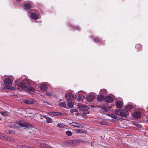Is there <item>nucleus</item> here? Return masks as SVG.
I'll return each instance as SVG.
<instances>
[{"instance_id": "1", "label": "nucleus", "mask_w": 148, "mask_h": 148, "mask_svg": "<svg viewBox=\"0 0 148 148\" xmlns=\"http://www.w3.org/2000/svg\"><path fill=\"white\" fill-rule=\"evenodd\" d=\"M13 80L10 78H7L5 79L4 81L5 84L7 87H9L8 88L12 89H14V87H11V86L12 84Z\"/></svg>"}, {"instance_id": "2", "label": "nucleus", "mask_w": 148, "mask_h": 148, "mask_svg": "<svg viewBox=\"0 0 148 148\" xmlns=\"http://www.w3.org/2000/svg\"><path fill=\"white\" fill-rule=\"evenodd\" d=\"M65 97L67 102L73 101L74 99L73 95L70 93H66L65 95Z\"/></svg>"}, {"instance_id": "3", "label": "nucleus", "mask_w": 148, "mask_h": 148, "mask_svg": "<svg viewBox=\"0 0 148 148\" xmlns=\"http://www.w3.org/2000/svg\"><path fill=\"white\" fill-rule=\"evenodd\" d=\"M17 89L18 90H22L27 88V85L26 83L23 82H19L16 86Z\"/></svg>"}, {"instance_id": "4", "label": "nucleus", "mask_w": 148, "mask_h": 148, "mask_svg": "<svg viewBox=\"0 0 148 148\" xmlns=\"http://www.w3.org/2000/svg\"><path fill=\"white\" fill-rule=\"evenodd\" d=\"M17 124L21 127H24L25 129L30 128L32 127L31 125L27 123H23L20 122H17Z\"/></svg>"}, {"instance_id": "5", "label": "nucleus", "mask_w": 148, "mask_h": 148, "mask_svg": "<svg viewBox=\"0 0 148 148\" xmlns=\"http://www.w3.org/2000/svg\"><path fill=\"white\" fill-rule=\"evenodd\" d=\"M119 113L121 116L127 117L128 116V112L125 110H121L120 111Z\"/></svg>"}, {"instance_id": "6", "label": "nucleus", "mask_w": 148, "mask_h": 148, "mask_svg": "<svg viewBox=\"0 0 148 148\" xmlns=\"http://www.w3.org/2000/svg\"><path fill=\"white\" fill-rule=\"evenodd\" d=\"M69 124L76 127L81 128L83 127L82 125L79 123L76 122H72V123H69Z\"/></svg>"}, {"instance_id": "7", "label": "nucleus", "mask_w": 148, "mask_h": 148, "mask_svg": "<svg viewBox=\"0 0 148 148\" xmlns=\"http://www.w3.org/2000/svg\"><path fill=\"white\" fill-rule=\"evenodd\" d=\"M141 115L140 112H134L133 114V117L136 119H138L140 118Z\"/></svg>"}, {"instance_id": "8", "label": "nucleus", "mask_w": 148, "mask_h": 148, "mask_svg": "<svg viewBox=\"0 0 148 148\" xmlns=\"http://www.w3.org/2000/svg\"><path fill=\"white\" fill-rule=\"evenodd\" d=\"M78 108L80 110L83 111L87 109H88V107L86 106H83L82 105H78Z\"/></svg>"}, {"instance_id": "9", "label": "nucleus", "mask_w": 148, "mask_h": 148, "mask_svg": "<svg viewBox=\"0 0 148 148\" xmlns=\"http://www.w3.org/2000/svg\"><path fill=\"white\" fill-rule=\"evenodd\" d=\"M24 103L26 104H32L34 103V101L30 98L26 99L24 101Z\"/></svg>"}, {"instance_id": "10", "label": "nucleus", "mask_w": 148, "mask_h": 148, "mask_svg": "<svg viewBox=\"0 0 148 148\" xmlns=\"http://www.w3.org/2000/svg\"><path fill=\"white\" fill-rule=\"evenodd\" d=\"M86 99L88 102H90L94 100V97L92 95H88L86 97Z\"/></svg>"}, {"instance_id": "11", "label": "nucleus", "mask_w": 148, "mask_h": 148, "mask_svg": "<svg viewBox=\"0 0 148 148\" xmlns=\"http://www.w3.org/2000/svg\"><path fill=\"white\" fill-rule=\"evenodd\" d=\"M40 88L42 91H46L47 89V86L45 84H42L40 85Z\"/></svg>"}, {"instance_id": "12", "label": "nucleus", "mask_w": 148, "mask_h": 148, "mask_svg": "<svg viewBox=\"0 0 148 148\" xmlns=\"http://www.w3.org/2000/svg\"><path fill=\"white\" fill-rule=\"evenodd\" d=\"M40 116H43L44 118H45L47 120V123H51L53 122L52 119L49 117H47L45 115H40Z\"/></svg>"}, {"instance_id": "13", "label": "nucleus", "mask_w": 148, "mask_h": 148, "mask_svg": "<svg viewBox=\"0 0 148 148\" xmlns=\"http://www.w3.org/2000/svg\"><path fill=\"white\" fill-rule=\"evenodd\" d=\"M105 101L108 103H111L113 101V98L110 96L106 97L104 99Z\"/></svg>"}, {"instance_id": "14", "label": "nucleus", "mask_w": 148, "mask_h": 148, "mask_svg": "<svg viewBox=\"0 0 148 148\" xmlns=\"http://www.w3.org/2000/svg\"><path fill=\"white\" fill-rule=\"evenodd\" d=\"M24 9L26 11H28L31 8L30 5L29 4H25L23 5Z\"/></svg>"}, {"instance_id": "15", "label": "nucleus", "mask_w": 148, "mask_h": 148, "mask_svg": "<svg viewBox=\"0 0 148 148\" xmlns=\"http://www.w3.org/2000/svg\"><path fill=\"white\" fill-rule=\"evenodd\" d=\"M116 104L118 108H121L123 106V102L120 101H117L116 103Z\"/></svg>"}, {"instance_id": "16", "label": "nucleus", "mask_w": 148, "mask_h": 148, "mask_svg": "<svg viewBox=\"0 0 148 148\" xmlns=\"http://www.w3.org/2000/svg\"><path fill=\"white\" fill-rule=\"evenodd\" d=\"M40 146L41 148H51V147L48 145L44 143H40Z\"/></svg>"}, {"instance_id": "17", "label": "nucleus", "mask_w": 148, "mask_h": 148, "mask_svg": "<svg viewBox=\"0 0 148 148\" xmlns=\"http://www.w3.org/2000/svg\"><path fill=\"white\" fill-rule=\"evenodd\" d=\"M27 92L30 93L32 94L34 92V88L31 87H29L27 89Z\"/></svg>"}, {"instance_id": "18", "label": "nucleus", "mask_w": 148, "mask_h": 148, "mask_svg": "<svg viewBox=\"0 0 148 148\" xmlns=\"http://www.w3.org/2000/svg\"><path fill=\"white\" fill-rule=\"evenodd\" d=\"M31 18L34 20H36L38 19V16L37 15L34 13H32L31 15Z\"/></svg>"}, {"instance_id": "19", "label": "nucleus", "mask_w": 148, "mask_h": 148, "mask_svg": "<svg viewBox=\"0 0 148 148\" xmlns=\"http://www.w3.org/2000/svg\"><path fill=\"white\" fill-rule=\"evenodd\" d=\"M99 92L100 95L103 96V95L107 94V92L106 89H101Z\"/></svg>"}, {"instance_id": "20", "label": "nucleus", "mask_w": 148, "mask_h": 148, "mask_svg": "<svg viewBox=\"0 0 148 148\" xmlns=\"http://www.w3.org/2000/svg\"><path fill=\"white\" fill-rule=\"evenodd\" d=\"M78 98H77V100L78 101H82L84 98V96L81 94H78Z\"/></svg>"}, {"instance_id": "21", "label": "nucleus", "mask_w": 148, "mask_h": 148, "mask_svg": "<svg viewBox=\"0 0 148 148\" xmlns=\"http://www.w3.org/2000/svg\"><path fill=\"white\" fill-rule=\"evenodd\" d=\"M104 97L102 95H98L97 97V100L98 101H102L104 99Z\"/></svg>"}, {"instance_id": "22", "label": "nucleus", "mask_w": 148, "mask_h": 148, "mask_svg": "<svg viewBox=\"0 0 148 148\" xmlns=\"http://www.w3.org/2000/svg\"><path fill=\"white\" fill-rule=\"evenodd\" d=\"M0 138L6 140H9V139L6 136L2 134H0Z\"/></svg>"}, {"instance_id": "23", "label": "nucleus", "mask_w": 148, "mask_h": 148, "mask_svg": "<svg viewBox=\"0 0 148 148\" xmlns=\"http://www.w3.org/2000/svg\"><path fill=\"white\" fill-rule=\"evenodd\" d=\"M67 105L69 107L71 108L73 107L74 105L73 101H72L69 102H67Z\"/></svg>"}, {"instance_id": "24", "label": "nucleus", "mask_w": 148, "mask_h": 148, "mask_svg": "<svg viewBox=\"0 0 148 148\" xmlns=\"http://www.w3.org/2000/svg\"><path fill=\"white\" fill-rule=\"evenodd\" d=\"M101 111L103 112H106L108 111V109L105 106H102L101 108Z\"/></svg>"}, {"instance_id": "25", "label": "nucleus", "mask_w": 148, "mask_h": 148, "mask_svg": "<svg viewBox=\"0 0 148 148\" xmlns=\"http://www.w3.org/2000/svg\"><path fill=\"white\" fill-rule=\"evenodd\" d=\"M0 113L2 115L5 116H6L8 115V113L6 111L0 112Z\"/></svg>"}, {"instance_id": "26", "label": "nucleus", "mask_w": 148, "mask_h": 148, "mask_svg": "<svg viewBox=\"0 0 148 148\" xmlns=\"http://www.w3.org/2000/svg\"><path fill=\"white\" fill-rule=\"evenodd\" d=\"M59 106L62 107H66V105L64 102L60 103H59Z\"/></svg>"}, {"instance_id": "27", "label": "nucleus", "mask_w": 148, "mask_h": 148, "mask_svg": "<svg viewBox=\"0 0 148 148\" xmlns=\"http://www.w3.org/2000/svg\"><path fill=\"white\" fill-rule=\"evenodd\" d=\"M75 131L76 133H82L83 132V130L80 129H76L75 130Z\"/></svg>"}, {"instance_id": "28", "label": "nucleus", "mask_w": 148, "mask_h": 148, "mask_svg": "<svg viewBox=\"0 0 148 148\" xmlns=\"http://www.w3.org/2000/svg\"><path fill=\"white\" fill-rule=\"evenodd\" d=\"M109 116L114 119H116L117 118V116L116 115L113 114H108Z\"/></svg>"}, {"instance_id": "29", "label": "nucleus", "mask_w": 148, "mask_h": 148, "mask_svg": "<svg viewBox=\"0 0 148 148\" xmlns=\"http://www.w3.org/2000/svg\"><path fill=\"white\" fill-rule=\"evenodd\" d=\"M66 134L68 136H70L72 135V133L70 131H67L66 132Z\"/></svg>"}, {"instance_id": "30", "label": "nucleus", "mask_w": 148, "mask_h": 148, "mask_svg": "<svg viewBox=\"0 0 148 148\" xmlns=\"http://www.w3.org/2000/svg\"><path fill=\"white\" fill-rule=\"evenodd\" d=\"M100 123L101 125H106L107 123L105 121L102 120L100 122Z\"/></svg>"}, {"instance_id": "31", "label": "nucleus", "mask_w": 148, "mask_h": 148, "mask_svg": "<svg viewBox=\"0 0 148 148\" xmlns=\"http://www.w3.org/2000/svg\"><path fill=\"white\" fill-rule=\"evenodd\" d=\"M136 48L138 50L141 49V46L140 44H137L136 46Z\"/></svg>"}, {"instance_id": "32", "label": "nucleus", "mask_w": 148, "mask_h": 148, "mask_svg": "<svg viewBox=\"0 0 148 148\" xmlns=\"http://www.w3.org/2000/svg\"><path fill=\"white\" fill-rule=\"evenodd\" d=\"M62 113L61 112H56L55 116H62Z\"/></svg>"}, {"instance_id": "33", "label": "nucleus", "mask_w": 148, "mask_h": 148, "mask_svg": "<svg viewBox=\"0 0 148 148\" xmlns=\"http://www.w3.org/2000/svg\"><path fill=\"white\" fill-rule=\"evenodd\" d=\"M5 132L7 133H8L9 134H13L14 133L13 131L9 130H5Z\"/></svg>"}, {"instance_id": "34", "label": "nucleus", "mask_w": 148, "mask_h": 148, "mask_svg": "<svg viewBox=\"0 0 148 148\" xmlns=\"http://www.w3.org/2000/svg\"><path fill=\"white\" fill-rule=\"evenodd\" d=\"M126 108L127 110H130L132 108V107L131 105H128L126 107Z\"/></svg>"}, {"instance_id": "35", "label": "nucleus", "mask_w": 148, "mask_h": 148, "mask_svg": "<svg viewBox=\"0 0 148 148\" xmlns=\"http://www.w3.org/2000/svg\"><path fill=\"white\" fill-rule=\"evenodd\" d=\"M89 112L90 111L88 110V109H87L86 110H84L83 111V112L84 114H88Z\"/></svg>"}, {"instance_id": "36", "label": "nucleus", "mask_w": 148, "mask_h": 148, "mask_svg": "<svg viewBox=\"0 0 148 148\" xmlns=\"http://www.w3.org/2000/svg\"><path fill=\"white\" fill-rule=\"evenodd\" d=\"M77 111V110L75 109H71L70 110V112L72 113H73L74 112H76Z\"/></svg>"}, {"instance_id": "37", "label": "nucleus", "mask_w": 148, "mask_h": 148, "mask_svg": "<svg viewBox=\"0 0 148 148\" xmlns=\"http://www.w3.org/2000/svg\"><path fill=\"white\" fill-rule=\"evenodd\" d=\"M94 41L96 42H98L99 41V39L97 38H95L94 39Z\"/></svg>"}, {"instance_id": "38", "label": "nucleus", "mask_w": 148, "mask_h": 148, "mask_svg": "<svg viewBox=\"0 0 148 148\" xmlns=\"http://www.w3.org/2000/svg\"><path fill=\"white\" fill-rule=\"evenodd\" d=\"M73 142L77 144V143H79L80 142V140H75Z\"/></svg>"}, {"instance_id": "39", "label": "nucleus", "mask_w": 148, "mask_h": 148, "mask_svg": "<svg viewBox=\"0 0 148 148\" xmlns=\"http://www.w3.org/2000/svg\"><path fill=\"white\" fill-rule=\"evenodd\" d=\"M57 126L59 127L62 128V125L60 123H58L57 125Z\"/></svg>"}, {"instance_id": "40", "label": "nucleus", "mask_w": 148, "mask_h": 148, "mask_svg": "<svg viewBox=\"0 0 148 148\" xmlns=\"http://www.w3.org/2000/svg\"><path fill=\"white\" fill-rule=\"evenodd\" d=\"M74 28L76 30H79L80 29L79 27L78 26L75 27Z\"/></svg>"}, {"instance_id": "41", "label": "nucleus", "mask_w": 148, "mask_h": 148, "mask_svg": "<svg viewBox=\"0 0 148 148\" xmlns=\"http://www.w3.org/2000/svg\"><path fill=\"white\" fill-rule=\"evenodd\" d=\"M46 94L47 95L49 96H51V93L50 92H47Z\"/></svg>"}, {"instance_id": "42", "label": "nucleus", "mask_w": 148, "mask_h": 148, "mask_svg": "<svg viewBox=\"0 0 148 148\" xmlns=\"http://www.w3.org/2000/svg\"><path fill=\"white\" fill-rule=\"evenodd\" d=\"M56 112H52L51 113V114L53 116L55 115Z\"/></svg>"}, {"instance_id": "43", "label": "nucleus", "mask_w": 148, "mask_h": 148, "mask_svg": "<svg viewBox=\"0 0 148 148\" xmlns=\"http://www.w3.org/2000/svg\"><path fill=\"white\" fill-rule=\"evenodd\" d=\"M135 125L137 126V127H140V125L137 124H135Z\"/></svg>"}, {"instance_id": "44", "label": "nucleus", "mask_w": 148, "mask_h": 148, "mask_svg": "<svg viewBox=\"0 0 148 148\" xmlns=\"http://www.w3.org/2000/svg\"><path fill=\"white\" fill-rule=\"evenodd\" d=\"M40 117L41 119H43V117H44L43 116H40V115H41V114H40Z\"/></svg>"}, {"instance_id": "45", "label": "nucleus", "mask_w": 148, "mask_h": 148, "mask_svg": "<svg viewBox=\"0 0 148 148\" xmlns=\"http://www.w3.org/2000/svg\"><path fill=\"white\" fill-rule=\"evenodd\" d=\"M115 113H116V114H118L119 113V111H118V110H116V111H115Z\"/></svg>"}, {"instance_id": "46", "label": "nucleus", "mask_w": 148, "mask_h": 148, "mask_svg": "<svg viewBox=\"0 0 148 148\" xmlns=\"http://www.w3.org/2000/svg\"><path fill=\"white\" fill-rule=\"evenodd\" d=\"M21 0H17V1H18V2H20V1H21Z\"/></svg>"}, {"instance_id": "47", "label": "nucleus", "mask_w": 148, "mask_h": 148, "mask_svg": "<svg viewBox=\"0 0 148 148\" xmlns=\"http://www.w3.org/2000/svg\"><path fill=\"white\" fill-rule=\"evenodd\" d=\"M83 116V117H84V115H83V116Z\"/></svg>"}, {"instance_id": "48", "label": "nucleus", "mask_w": 148, "mask_h": 148, "mask_svg": "<svg viewBox=\"0 0 148 148\" xmlns=\"http://www.w3.org/2000/svg\"><path fill=\"white\" fill-rule=\"evenodd\" d=\"M51 148H52V147H51Z\"/></svg>"}]
</instances>
